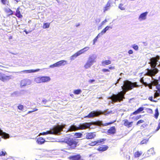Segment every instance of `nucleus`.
<instances>
[{
	"label": "nucleus",
	"mask_w": 160,
	"mask_h": 160,
	"mask_svg": "<svg viewBox=\"0 0 160 160\" xmlns=\"http://www.w3.org/2000/svg\"><path fill=\"white\" fill-rule=\"evenodd\" d=\"M139 87L137 84L136 82H132L128 80L125 81L123 82V84L121 87L123 91L119 92L117 94H113L110 98L114 102H120L124 98V95L126 92L131 90L134 88H138Z\"/></svg>",
	"instance_id": "1"
},
{
	"label": "nucleus",
	"mask_w": 160,
	"mask_h": 160,
	"mask_svg": "<svg viewBox=\"0 0 160 160\" xmlns=\"http://www.w3.org/2000/svg\"><path fill=\"white\" fill-rule=\"evenodd\" d=\"M65 126V124L57 125L54 126L51 129V130L47 131L46 132H43L40 133V135H44L48 134L56 135L61 131H62Z\"/></svg>",
	"instance_id": "2"
},
{
	"label": "nucleus",
	"mask_w": 160,
	"mask_h": 160,
	"mask_svg": "<svg viewBox=\"0 0 160 160\" xmlns=\"http://www.w3.org/2000/svg\"><path fill=\"white\" fill-rule=\"evenodd\" d=\"M65 142L68 145L67 148L66 149L71 150L75 149L78 145V142L75 139L68 138L66 139Z\"/></svg>",
	"instance_id": "3"
},
{
	"label": "nucleus",
	"mask_w": 160,
	"mask_h": 160,
	"mask_svg": "<svg viewBox=\"0 0 160 160\" xmlns=\"http://www.w3.org/2000/svg\"><path fill=\"white\" fill-rule=\"evenodd\" d=\"M89 48V47H85L82 49L77 52L71 57L70 59L72 60L74 59L83 53L85 52L88 51Z\"/></svg>",
	"instance_id": "4"
},
{
	"label": "nucleus",
	"mask_w": 160,
	"mask_h": 160,
	"mask_svg": "<svg viewBox=\"0 0 160 160\" xmlns=\"http://www.w3.org/2000/svg\"><path fill=\"white\" fill-rule=\"evenodd\" d=\"M103 112L100 110L98 111H94L91 112L87 116L85 117L91 118L95 117H98L100 115L103 114Z\"/></svg>",
	"instance_id": "5"
},
{
	"label": "nucleus",
	"mask_w": 160,
	"mask_h": 160,
	"mask_svg": "<svg viewBox=\"0 0 160 160\" xmlns=\"http://www.w3.org/2000/svg\"><path fill=\"white\" fill-rule=\"evenodd\" d=\"M152 69H149L147 68V72L146 73V75L150 77H152L154 76L155 74L158 73V70L156 68H152Z\"/></svg>",
	"instance_id": "6"
},
{
	"label": "nucleus",
	"mask_w": 160,
	"mask_h": 160,
	"mask_svg": "<svg viewBox=\"0 0 160 160\" xmlns=\"http://www.w3.org/2000/svg\"><path fill=\"white\" fill-rule=\"evenodd\" d=\"M160 59V57L159 56L157 55L155 57L151 58L150 60V62L149 63L152 68H156L157 64V62Z\"/></svg>",
	"instance_id": "7"
},
{
	"label": "nucleus",
	"mask_w": 160,
	"mask_h": 160,
	"mask_svg": "<svg viewBox=\"0 0 160 160\" xmlns=\"http://www.w3.org/2000/svg\"><path fill=\"white\" fill-rule=\"evenodd\" d=\"M96 58L92 56H90L88 58V60L84 66L86 69L90 68L92 65L93 63L95 62V59Z\"/></svg>",
	"instance_id": "8"
},
{
	"label": "nucleus",
	"mask_w": 160,
	"mask_h": 160,
	"mask_svg": "<svg viewBox=\"0 0 160 160\" xmlns=\"http://www.w3.org/2000/svg\"><path fill=\"white\" fill-rule=\"evenodd\" d=\"M11 78L10 75H7L3 72H0V80L4 82Z\"/></svg>",
	"instance_id": "9"
},
{
	"label": "nucleus",
	"mask_w": 160,
	"mask_h": 160,
	"mask_svg": "<svg viewBox=\"0 0 160 160\" xmlns=\"http://www.w3.org/2000/svg\"><path fill=\"white\" fill-rule=\"evenodd\" d=\"M91 124L89 123L85 122L80 124L78 128V130H83L89 128Z\"/></svg>",
	"instance_id": "10"
},
{
	"label": "nucleus",
	"mask_w": 160,
	"mask_h": 160,
	"mask_svg": "<svg viewBox=\"0 0 160 160\" xmlns=\"http://www.w3.org/2000/svg\"><path fill=\"white\" fill-rule=\"evenodd\" d=\"M157 90L155 91V92L154 95V98H156L160 96V84L156 86Z\"/></svg>",
	"instance_id": "11"
},
{
	"label": "nucleus",
	"mask_w": 160,
	"mask_h": 160,
	"mask_svg": "<svg viewBox=\"0 0 160 160\" xmlns=\"http://www.w3.org/2000/svg\"><path fill=\"white\" fill-rule=\"evenodd\" d=\"M96 136L94 132H88L86 133V138L87 139H92L94 138Z\"/></svg>",
	"instance_id": "12"
},
{
	"label": "nucleus",
	"mask_w": 160,
	"mask_h": 160,
	"mask_svg": "<svg viewBox=\"0 0 160 160\" xmlns=\"http://www.w3.org/2000/svg\"><path fill=\"white\" fill-rule=\"evenodd\" d=\"M144 108L143 107H140L137 110L133 112L130 114V116L132 115H136L139 114L142 112H143L142 111L144 110Z\"/></svg>",
	"instance_id": "13"
},
{
	"label": "nucleus",
	"mask_w": 160,
	"mask_h": 160,
	"mask_svg": "<svg viewBox=\"0 0 160 160\" xmlns=\"http://www.w3.org/2000/svg\"><path fill=\"white\" fill-rule=\"evenodd\" d=\"M116 132V129L115 126L110 127L108 130L107 133L108 134H114Z\"/></svg>",
	"instance_id": "14"
},
{
	"label": "nucleus",
	"mask_w": 160,
	"mask_h": 160,
	"mask_svg": "<svg viewBox=\"0 0 160 160\" xmlns=\"http://www.w3.org/2000/svg\"><path fill=\"white\" fill-rule=\"evenodd\" d=\"M122 121L123 122L124 125L128 128L131 127L133 123V122H129L128 120L127 119H124Z\"/></svg>",
	"instance_id": "15"
},
{
	"label": "nucleus",
	"mask_w": 160,
	"mask_h": 160,
	"mask_svg": "<svg viewBox=\"0 0 160 160\" xmlns=\"http://www.w3.org/2000/svg\"><path fill=\"white\" fill-rule=\"evenodd\" d=\"M106 140L105 138H101L95 141L96 146H99L104 143L105 141Z\"/></svg>",
	"instance_id": "16"
},
{
	"label": "nucleus",
	"mask_w": 160,
	"mask_h": 160,
	"mask_svg": "<svg viewBox=\"0 0 160 160\" xmlns=\"http://www.w3.org/2000/svg\"><path fill=\"white\" fill-rule=\"evenodd\" d=\"M108 148V147L106 145H103L102 147H99L97 150L100 152H103L106 151Z\"/></svg>",
	"instance_id": "17"
},
{
	"label": "nucleus",
	"mask_w": 160,
	"mask_h": 160,
	"mask_svg": "<svg viewBox=\"0 0 160 160\" xmlns=\"http://www.w3.org/2000/svg\"><path fill=\"white\" fill-rule=\"evenodd\" d=\"M70 158L72 160H84L81 159V156L80 154L71 156L70 157Z\"/></svg>",
	"instance_id": "18"
},
{
	"label": "nucleus",
	"mask_w": 160,
	"mask_h": 160,
	"mask_svg": "<svg viewBox=\"0 0 160 160\" xmlns=\"http://www.w3.org/2000/svg\"><path fill=\"white\" fill-rule=\"evenodd\" d=\"M20 9V8L19 7H18V8L16 9L15 15L18 18H22L23 16L21 13Z\"/></svg>",
	"instance_id": "19"
},
{
	"label": "nucleus",
	"mask_w": 160,
	"mask_h": 160,
	"mask_svg": "<svg viewBox=\"0 0 160 160\" xmlns=\"http://www.w3.org/2000/svg\"><path fill=\"white\" fill-rule=\"evenodd\" d=\"M148 13V12H145L141 14L139 17V19L140 20L145 19Z\"/></svg>",
	"instance_id": "20"
},
{
	"label": "nucleus",
	"mask_w": 160,
	"mask_h": 160,
	"mask_svg": "<svg viewBox=\"0 0 160 160\" xmlns=\"http://www.w3.org/2000/svg\"><path fill=\"white\" fill-rule=\"evenodd\" d=\"M40 70L39 69H37L35 70H24L21 71V72H25L26 73H30L32 72H38Z\"/></svg>",
	"instance_id": "21"
},
{
	"label": "nucleus",
	"mask_w": 160,
	"mask_h": 160,
	"mask_svg": "<svg viewBox=\"0 0 160 160\" xmlns=\"http://www.w3.org/2000/svg\"><path fill=\"white\" fill-rule=\"evenodd\" d=\"M42 83L48 82L50 81L51 79L48 76H42Z\"/></svg>",
	"instance_id": "22"
},
{
	"label": "nucleus",
	"mask_w": 160,
	"mask_h": 160,
	"mask_svg": "<svg viewBox=\"0 0 160 160\" xmlns=\"http://www.w3.org/2000/svg\"><path fill=\"white\" fill-rule=\"evenodd\" d=\"M57 67H59L62 65H64L67 63V61L65 60L60 61L56 62Z\"/></svg>",
	"instance_id": "23"
},
{
	"label": "nucleus",
	"mask_w": 160,
	"mask_h": 160,
	"mask_svg": "<svg viewBox=\"0 0 160 160\" xmlns=\"http://www.w3.org/2000/svg\"><path fill=\"white\" fill-rule=\"evenodd\" d=\"M37 143L39 144H42L45 142V140L42 137H39L37 140Z\"/></svg>",
	"instance_id": "24"
},
{
	"label": "nucleus",
	"mask_w": 160,
	"mask_h": 160,
	"mask_svg": "<svg viewBox=\"0 0 160 160\" xmlns=\"http://www.w3.org/2000/svg\"><path fill=\"white\" fill-rule=\"evenodd\" d=\"M142 151H137L134 154V158H137L140 157L142 154Z\"/></svg>",
	"instance_id": "25"
},
{
	"label": "nucleus",
	"mask_w": 160,
	"mask_h": 160,
	"mask_svg": "<svg viewBox=\"0 0 160 160\" xmlns=\"http://www.w3.org/2000/svg\"><path fill=\"white\" fill-rule=\"evenodd\" d=\"M0 136H2V137H4L5 138H8L9 137V135L8 134L3 132L0 129Z\"/></svg>",
	"instance_id": "26"
},
{
	"label": "nucleus",
	"mask_w": 160,
	"mask_h": 160,
	"mask_svg": "<svg viewBox=\"0 0 160 160\" xmlns=\"http://www.w3.org/2000/svg\"><path fill=\"white\" fill-rule=\"evenodd\" d=\"M78 127H77L73 125H71L69 127V131L70 132L76 131L78 130Z\"/></svg>",
	"instance_id": "27"
},
{
	"label": "nucleus",
	"mask_w": 160,
	"mask_h": 160,
	"mask_svg": "<svg viewBox=\"0 0 160 160\" xmlns=\"http://www.w3.org/2000/svg\"><path fill=\"white\" fill-rule=\"evenodd\" d=\"M5 12L9 15H12L13 14V12L9 8H6L5 10Z\"/></svg>",
	"instance_id": "28"
},
{
	"label": "nucleus",
	"mask_w": 160,
	"mask_h": 160,
	"mask_svg": "<svg viewBox=\"0 0 160 160\" xmlns=\"http://www.w3.org/2000/svg\"><path fill=\"white\" fill-rule=\"evenodd\" d=\"M28 81L27 79H23L20 82V85L22 86H24L27 85Z\"/></svg>",
	"instance_id": "29"
},
{
	"label": "nucleus",
	"mask_w": 160,
	"mask_h": 160,
	"mask_svg": "<svg viewBox=\"0 0 160 160\" xmlns=\"http://www.w3.org/2000/svg\"><path fill=\"white\" fill-rule=\"evenodd\" d=\"M111 61L109 60H105L103 61L102 62V64L103 66H105L106 65H108L111 64Z\"/></svg>",
	"instance_id": "30"
},
{
	"label": "nucleus",
	"mask_w": 160,
	"mask_h": 160,
	"mask_svg": "<svg viewBox=\"0 0 160 160\" xmlns=\"http://www.w3.org/2000/svg\"><path fill=\"white\" fill-rule=\"evenodd\" d=\"M34 80L37 83H42L41 77H38L35 78Z\"/></svg>",
	"instance_id": "31"
},
{
	"label": "nucleus",
	"mask_w": 160,
	"mask_h": 160,
	"mask_svg": "<svg viewBox=\"0 0 160 160\" xmlns=\"http://www.w3.org/2000/svg\"><path fill=\"white\" fill-rule=\"evenodd\" d=\"M147 153L150 156L154 154L155 152L153 148H151L149 149L148 150Z\"/></svg>",
	"instance_id": "32"
},
{
	"label": "nucleus",
	"mask_w": 160,
	"mask_h": 160,
	"mask_svg": "<svg viewBox=\"0 0 160 160\" xmlns=\"http://www.w3.org/2000/svg\"><path fill=\"white\" fill-rule=\"evenodd\" d=\"M159 80H158L157 79H154L152 82V83L153 85L154 86H156L158 85L159 84L158 82Z\"/></svg>",
	"instance_id": "33"
},
{
	"label": "nucleus",
	"mask_w": 160,
	"mask_h": 160,
	"mask_svg": "<svg viewBox=\"0 0 160 160\" xmlns=\"http://www.w3.org/2000/svg\"><path fill=\"white\" fill-rule=\"evenodd\" d=\"M159 114V112H158V108H157L155 110V112L154 114V117L156 119H157Z\"/></svg>",
	"instance_id": "34"
},
{
	"label": "nucleus",
	"mask_w": 160,
	"mask_h": 160,
	"mask_svg": "<svg viewBox=\"0 0 160 160\" xmlns=\"http://www.w3.org/2000/svg\"><path fill=\"white\" fill-rule=\"evenodd\" d=\"M50 23H44L43 24L42 28H43L45 29L48 28L50 26Z\"/></svg>",
	"instance_id": "35"
},
{
	"label": "nucleus",
	"mask_w": 160,
	"mask_h": 160,
	"mask_svg": "<svg viewBox=\"0 0 160 160\" xmlns=\"http://www.w3.org/2000/svg\"><path fill=\"white\" fill-rule=\"evenodd\" d=\"M82 92V91L81 89H78L75 90L73 91V93L75 94H80Z\"/></svg>",
	"instance_id": "36"
},
{
	"label": "nucleus",
	"mask_w": 160,
	"mask_h": 160,
	"mask_svg": "<svg viewBox=\"0 0 160 160\" xmlns=\"http://www.w3.org/2000/svg\"><path fill=\"white\" fill-rule=\"evenodd\" d=\"M109 28V26H107L104 29H103L101 32L100 33V34L101 33L102 34H103L105 33L106 31L108 30Z\"/></svg>",
	"instance_id": "37"
},
{
	"label": "nucleus",
	"mask_w": 160,
	"mask_h": 160,
	"mask_svg": "<svg viewBox=\"0 0 160 160\" xmlns=\"http://www.w3.org/2000/svg\"><path fill=\"white\" fill-rule=\"evenodd\" d=\"M17 107L21 111H23L24 109V106L21 104H19Z\"/></svg>",
	"instance_id": "38"
},
{
	"label": "nucleus",
	"mask_w": 160,
	"mask_h": 160,
	"mask_svg": "<svg viewBox=\"0 0 160 160\" xmlns=\"http://www.w3.org/2000/svg\"><path fill=\"white\" fill-rule=\"evenodd\" d=\"M148 139H145L142 140L140 142V144H146L148 141Z\"/></svg>",
	"instance_id": "39"
},
{
	"label": "nucleus",
	"mask_w": 160,
	"mask_h": 160,
	"mask_svg": "<svg viewBox=\"0 0 160 160\" xmlns=\"http://www.w3.org/2000/svg\"><path fill=\"white\" fill-rule=\"evenodd\" d=\"M75 135L76 136L77 138H80L82 136V134L80 132H76L75 134Z\"/></svg>",
	"instance_id": "40"
},
{
	"label": "nucleus",
	"mask_w": 160,
	"mask_h": 160,
	"mask_svg": "<svg viewBox=\"0 0 160 160\" xmlns=\"http://www.w3.org/2000/svg\"><path fill=\"white\" fill-rule=\"evenodd\" d=\"M88 145L90 146H96L95 141H92L90 143H89Z\"/></svg>",
	"instance_id": "41"
},
{
	"label": "nucleus",
	"mask_w": 160,
	"mask_h": 160,
	"mask_svg": "<svg viewBox=\"0 0 160 160\" xmlns=\"http://www.w3.org/2000/svg\"><path fill=\"white\" fill-rule=\"evenodd\" d=\"M118 7L120 9L122 10H124L125 9L123 4L122 3H120L119 4Z\"/></svg>",
	"instance_id": "42"
},
{
	"label": "nucleus",
	"mask_w": 160,
	"mask_h": 160,
	"mask_svg": "<svg viewBox=\"0 0 160 160\" xmlns=\"http://www.w3.org/2000/svg\"><path fill=\"white\" fill-rule=\"evenodd\" d=\"M115 121H112V122H109L106 123L104 124V125L103 126H107L112 124L114 122H115Z\"/></svg>",
	"instance_id": "43"
},
{
	"label": "nucleus",
	"mask_w": 160,
	"mask_h": 160,
	"mask_svg": "<svg viewBox=\"0 0 160 160\" xmlns=\"http://www.w3.org/2000/svg\"><path fill=\"white\" fill-rule=\"evenodd\" d=\"M147 112L149 113H152L153 112L151 108H147L146 109Z\"/></svg>",
	"instance_id": "44"
},
{
	"label": "nucleus",
	"mask_w": 160,
	"mask_h": 160,
	"mask_svg": "<svg viewBox=\"0 0 160 160\" xmlns=\"http://www.w3.org/2000/svg\"><path fill=\"white\" fill-rule=\"evenodd\" d=\"M132 48L135 50H138V45L134 44L132 46Z\"/></svg>",
	"instance_id": "45"
},
{
	"label": "nucleus",
	"mask_w": 160,
	"mask_h": 160,
	"mask_svg": "<svg viewBox=\"0 0 160 160\" xmlns=\"http://www.w3.org/2000/svg\"><path fill=\"white\" fill-rule=\"evenodd\" d=\"M6 154H7V153L6 152L1 151L0 152V156H5Z\"/></svg>",
	"instance_id": "46"
},
{
	"label": "nucleus",
	"mask_w": 160,
	"mask_h": 160,
	"mask_svg": "<svg viewBox=\"0 0 160 160\" xmlns=\"http://www.w3.org/2000/svg\"><path fill=\"white\" fill-rule=\"evenodd\" d=\"M2 3L4 5H6L8 3V2L7 0H1Z\"/></svg>",
	"instance_id": "47"
},
{
	"label": "nucleus",
	"mask_w": 160,
	"mask_h": 160,
	"mask_svg": "<svg viewBox=\"0 0 160 160\" xmlns=\"http://www.w3.org/2000/svg\"><path fill=\"white\" fill-rule=\"evenodd\" d=\"M100 34V33H99V34L97 36H96L95 38L93 40V44H94L97 41L98 39V36H99V35Z\"/></svg>",
	"instance_id": "48"
},
{
	"label": "nucleus",
	"mask_w": 160,
	"mask_h": 160,
	"mask_svg": "<svg viewBox=\"0 0 160 160\" xmlns=\"http://www.w3.org/2000/svg\"><path fill=\"white\" fill-rule=\"evenodd\" d=\"M144 122V121L143 120L141 119L139 120L137 123L136 125H138L140 124L143 123Z\"/></svg>",
	"instance_id": "49"
},
{
	"label": "nucleus",
	"mask_w": 160,
	"mask_h": 160,
	"mask_svg": "<svg viewBox=\"0 0 160 160\" xmlns=\"http://www.w3.org/2000/svg\"><path fill=\"white\" fill-rule=\"evenodd\" d=\"M148 100L150 101L151 102H156L157 101L153 99V97L152 96L149 97L148 98Z\"/></svg>",
	"instance_id": "50"
},
{
	"label": "nucleus",
	"mask_w": 160,
	"mask_h": 160,
	"mask_svg": "<svg viewBox=\"0 0 160 160\" xmlns=\"http://www.w3.org/2000/svg\"><path fill=\"white\" fill-rule=\"evenodd\" d=\"M38 110V109H37V108H34V109H33V110H32L28 111V112L27 113V114L30 113H31L32 112H34L35 111H37Z\"/></svg>",
	"instance_id": "51"
},
{
	"label": "nucleus",
	"mask_w": 160,
	"mask_h": 160,
	"mask_svg": "<svg viewBox=\"0 0 160 160\" xmlns=\"http://www.w3.org/2000/svg\"><path fill=\"white\" fill-rule=\"evenodd\" d=\"M50 68H53L55 67H57L56 63H55L51 65L50 66Z\"/></svg>",
	"instance_id": "52"
},
{
	"label": "nucleus",
	"mask_w": 160,
	"mask_h": 160,
	"mask_svg": "<svg viewBox=\"0 0 160 160\" xmlns=\"http://www.w3.org/2000/svg\"><path fill=\"white\" fill-rule=\"evenodd\" d=\"M102 71L103 72H109L110 70L108 69L104 68L102 69Z\"/></svg>",
	"instance_id": "53"
},
{
	"label": "nucleus",
	"mask_w": 160,
	"mask_h": 160,
	"mask_svg": "<svg viewBox=\"0 0 160 160\" xmlns=\"http://www.w3.org/2000/svg\"><path fill=\"white\" fill-rule=\"evenodd\" d=\"M152 83H151L150 84H149L148 85V87L150 89H152Z\"/></svg>",
	"instance_id": "54"
},
{
	"label": "nucleus",
	"mask_w": 160,
	"mask_h": 160,
	"mask_svg": "<svg viewBox=\"0 0 160 160\" xmlns=\"http://www.w3.org/2000/svg\"><path fill=\"white\" fill-rule=\"evenodd\" d=\"M159 122L158 126L156 129L157 130H158L160 128V119H159Z\"/></svg>",
	"instance_id": "55"
},
{
	"label": "nucleus",
	"mask_w": 160,
	"mask_h": 160,
	"mask_svg": "<svg viewBox=\"0 0 160 160\" xmlns=\"http://www.w3.org/2000/svg\"><path fill=\"white\" fill-rule=\"evenodd\" d=\"M128 53L129 54H132L133 53V51L132 50H130L128 51Z\"/></svg>",
	"instance_id": "56"
},
{
	"label": "nucleus",
	"mask_w": 160,
	"mask_h": 160,
	"mask_svg": "<svg viewBox=\"0 0 160 160\" xmlns=\"http://www.w3.org/2000/svg\"><path fill=\"white\" fill-rule=\"evenodd\" d=\"M141 118V115H139V116L136 117L135 118V119L136 120H138L139 118Z\"/></svg>",
	"instance_id": "57"
},
{
	"label": "nucleus",
	"mask_w": 160,
	"mask_h": 160,
	"mask_svg": "<svg viewBox=\"0 0 160 160\" xmlns=\"http://www.w3.org/2000/svg\"><path fill=\"white\" fill-rule=\"evenodd\" d=\"M42 102L43 103L45 104L48 102V101L46 99H44Z\"/></svg>",
	"instance_id": "58"
},
{
	"label": "nucleus",
	"mask_w": 160,
	"mask_h": 160,
	"mask_svg": "<svg viewBox=\"0 0 160 160\" xmlns=\"http://www.w3.org/2000/svg\"><path fill=\"white\" fill-rule=\"evenodd\" d=\"M140 82L142 84L144 83V80L143 79V78H142L140 80Z\"/></svg>",
	"instance_id": "59"
},
{
	"label": "nucleus",
	"mask_w": 160,
	"mask_h": 160,
	"mask_svg": "<svg viewBox=\"0 0 160 160\" xmlns=\"http://www.w3.org/2000/svg\"><path fill=\"white\" fill-rule=\"evenodd\" d=\"M95 81V80L94 79H92V80H90L89 81V82L90 83H92L93 82H94Z\"/></svg>",
	"instance_id": "60"
},
{
	"label": "nucleus",
	"mask_w": 160,
	"mask_h": 160,
	"mask_svg": "<svg viewBox=\"0 0 160 160\" xmlns=\"http://www.w3.org/2000/svg\"><path fill=\"white\" fill-rule=\"evenodd\" d=\"M108 68L110 69H114V67H112V66H111V67H109Z\"/></svg>",
	"instance_id": "61"
},
{
	"label": "nucleus",
	"mask_w": 160,
	"mask_h": 160,
	"mask_svg": "<svg viewBox=\"0 0 160 160\" xmlns=\"http://www.w3.org/2000/svg\"><path fill=\"white\" fill-rule=\"evenodd\" d=\"M108 8H109L107 7L106 6H105V7L104 8V11H107L108 9Z\"/></svg>",
	"instance_id": "62"
},
{
	"label": "nucleus",
	"mask_w": 160,
	"mask_h": 160,
	"mask_svg": "<svg viewBox=\"0 0 160 160\" xmlns=\"http://www.w3.org/2000/svg\"><path fill=\"white\" fill-rule=\"evenodd\" d=\"M143 84L144 86H145L146 87V86H148V84L146 82H144V83H143Z\"/></svg>",
	"instance_id": "63"
},
{
	"label": "nucleus",
	"mask_w": 160,
	"mask_h": 160,
	"mask_svg": "<svg viewBox=\"0 0 160 160\" xmlns=\"http://www.w3.org/2000/svg\"><path fill=\"white\" fill-rule=\"evenodd\" d=\"M107 7H108V8H109L110 6V4L109 3H107L106 5V6Z\"/></svg>",
	"instance_id": "64"
}]
</instances>
